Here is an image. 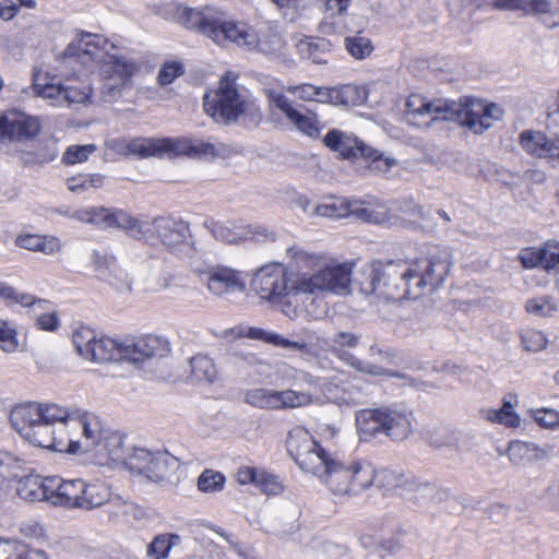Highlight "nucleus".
I'll list each match as a JSON object with an SVG mask.
<instances>
[{"instance_id": "nucleus-64", "label": "nucleus", "mask_w": 559, "mask_h": 559, "mask_svg": "<svg viewBox=\"0 0 559 559\" xmlns=\"http://www.w3.org/2000/svg\"><path fill=\"white\" fill-rule=\"evenodd\" d=\"M414 223L418 224V226L426 231H433L439 225L435 216V210H426L423 206L421 213L416 214Z\"/></svg>"}, {"instance_id": "nucleus-40", "label": "nucleus", "mask_w": 559, "mask_h": 559, "mask_svg": "<svg viewBox=\"0 0 559 559\" xmlns=\"http://www.w3.org/2000/svg\"><path fill=\"white\" fill-rule=\"evenodd\" d=\"M191 378L195 382L213 383L218 378L217 369L213 360L204 355H198L190 359Z\"/></svg>"}, {"instance_id": "nucleus-17", "label": "nucleus", "mask_w": 559, "mask_h": 559, "mask_svg": "<svg viewBox=\"0 0 559 559\" xmlns=\"http://www.w3.org/2000/svg\"><path fill=\"white\" fill-rule=\"evenodd\" d=\"M28 502H44L51 507L91 510L109 500L108 491H17Z\"/></svg>"}, {"instance_id": "nucleus-10", "label": "nucleus", "mask_w": 559, "mask_h": 559, "mask_svg": "<svg viewBox=\"0 0 559 559\" xmlns=\"http://www.w3.org/2000/svg\"><path fill=\"white\" fill-rule=\"evenodd\" d=\"M413 415L404 408L382 406L361 409L356 415L359 432L366 436L384 433L393 440H404L412 431Z\"/></svg>"}, {"instance_id": "nucleus-55", "label": "nucleus", "mask_w": 559, "mask_h": 559, "mask_svg": "<svg viewBox=\"0 0 559 559\" xmlns=\"http://www.w3.org/2000/svg\"><path fill=\"white\" fill-rule=\"evenodd\" d=\"M0 298L5 301L7 305L19 304L23 307H28L35 302H46L41 299H36L34 296L27 293H20L11 285L0 280Z\"/></svg>"}, {"instance_id": "nucleus-12", "label": "nucleus", "mask_w": 559, "mask_h": 559, "mask_svg": "<svg viewBox=\"0 0 559 559\" xmlns=\"http://www.w3.org/2000/svg\"><path fill=\"white\" fill-rule=\"evenodd\" d=\"M236 75L226 74L213 93L205 94L204 110L216 122L229 123L241 115L253 114L254 104L247 100L237 90Z\"/></svg>"}, {"instance_id": "nucleus-18", "label": "nucleus", "mask_w": 559, "mask_h": 559, "mask_svg": "<svg viewBox=\"0 0 559 559\" xmlns=\"http://www.w3.org/2000/svg\"><path fill=\"white\" fill-rule=\"evenodd\" d=\"M293 278H288L280 264H271L261 267L253 276L252 287L254 292L271 302L280 301L281 298L290 294H298L292 289Z\"/></svg>"}, {"instance_id": "nucleus-43", "label": "nucleus", "mask_w": 559, "mask_h": 559, "mask_svg": "<svg viewBox=\"0 0 559 559\" xmlns=\"http://www.w3.org/2000/svg\"><path fill=\"white\" fill-rule=\"evenodd\" d=\"M349 377L345 372L320 378V390L329 400H342L343 394L348 391Z\"/></svg>"}, {"instance_id": "nucleus-32", "label": "nucleus", "mask_w": 559, "mask_h": 559, "mask_svg": "<svg viewBox=\"0 0 559 559\" xmlns=\"http://www.w3.org/2000/svg\"><path fill=\"white\" fill-rule=\"evenodd\" d=\"M124 342L119 343L110 337L95 338L87 360L109 362L124 360Z\"/></svg>"}, {"instance_id": "nucleus-50", "label": "nucleus", "mask_w": 559, "mask_h": 559, "mask_svg": "<svg viewBox=\"0 0 559 559\" xmlns=\"http://www.w3.org/2000/svg\"><path fill=\"white\" fill-rule=\"evenodd\" d=\"M276 397L278 399L276 409L304 407L312 402L311 394L302 390L276 391Z\"/></svg>"}, {"instance_id": "nucleus-39", "label": "nucleus", "mask_w": 559, "mask_h": 559, "mask_svg": "<svg viewBox=\"0 0 559 559\" xmlns=\"http://www.w3.org/2000/svg\"><path fill=\"white\" fill-rule=\"evenodd\" d=\"M225 364L236 372H243L263 366L264 361L255 353L234 349L227 353Z\"/></svg>"}, {"instance_id": "nucleus-47", "label": "nucleus", "mask_w": 559, "mask_h": 559, "mask_svg": "<svg viewBox=\"0 0 559 559\" xmlns=\"http://www.w3.org/2000/svg\"><path fill=\"white\" fill-rule=\"evenodd\" d=\"M331 44L323 38H316L312 40H305L298 44L299 52L311 59L313 63H326L325 55L330 51Z\"/></svg>"}, {"instance_id": "nucleus-7", "label": "nucleus", "mask_w": 559, "mask_h": 559, "mask_svg": "<svg viewBox=\"0 0 559 559\" xmlns=\"http://www.w3.org/2000/svg\"><path fill=\"white\" fill-rule=\"evenodd\" d=\"M115 465L129 472L130 477L143 484L145 481L159 485L168 480L180 467V459L168 451H150L142 447H124L121 436L119 455H109Z\"/></svg>"}, {"instance_id": "nucleus-3", "label": "nucleus", "mask_w": 559, "mask_h": 559, "mask_svg": "<svg viewBox=\"0 0 559 559\" xmlns=\"http://www.w3.org/2000/svg\"><path fill=\"white\" fill-rule=\"evenodd\" d=\"M116 46L102 35L82 32L67 49L68 57L76 56L80 62H93L103 79L102 97L111 102L131 86V79L141 63L126 55L117 53Z\"/></svg>"}, {"instance_id": "nucleus-44", "label": "nucleus", "mask_w": 559, "mask_h": 559, "mask_svg": "<svg viewBox=\"0 0 559 559\" xmlns=\"http://www.w3.org/2000/svg\"><path fill=\"white\" fill-rule=\"evenodd\" d=\"M365 99V91L354 84L333 87L332 105L357 106Z\"/></svg>"}, {"instance_id": "nucleus-29", "label": "nucleus", "mask_w": 559, "mask_h": 559, "mask_svg": "<svg viewBox=\"0 0 559 559\" xmlns=\"http://www.w3.org/2000/svg\"><path fill=\"white\" fill-rule=\"evenodd\" d=\"M207 228L215 239L227 243H237L246 239L261 240L266 236L265 229L263 233L253 231L250 227L234 222H211Z\"/></svg>"}, {"instance_id": "nucleus-41", "label": "nucleus", "mask_w": 559, "mask_h": 559, "mask_svg": "<svg viewBox=\"0 0 559 559\" xmlns=\"http://www.w3.org/2000/svg\"><path fill=\"white\" fill-rule=\"evenodd\" d=\"M345 555L344 546L320 538L313 539L307 549L308 559H340Z\"/></svg>"}, {"instance_id": "nucleus-48", "label": "nucleus", "mask_w": 559, "mask_h": 559, "mask_svg": "<svg viewBox=\"0 0 559 559\" xmlns=\"http://www.w3.org/2000/svg\"><path fill=\"white\" fill-rule=\"evenodd\" d=\"M63 100L64 107H70L74 104H85L90 100L92 88L87 83L74 84V81L67 79L63 82Z\"/></svg>"}, {"instance_id": "nucleus-38", "label": "nucleus", "mask_w": 559, "mask_h": 559, "mask_svg": "<svg viewBox=\"0 0 559 559\" xmlns=\"http://www.w3.org/2000/svg\"><path fill=\"white\" fill-rule=\"evenodd\" d=\"M16 245L31 251H40L45 254H53L61 250V242L56 237L24 235L16 238Z\"/></svg>"}, {"instance_id": "nucleus-61", "label": "nucleus", "mask_w": 559, "mask_h": 559, "mask_svg": "<svg viewBox=\"0 0 559 559\" xmlns=\"http://www.w3.org/2000/svg\"><path fill=\"white\" fill-rule=\"evenodd\" d=\"M427 440L433 448L454 447L455 438L445 429L437 428L427 432Z\"/></svg>"}, {"instance_id": "nucleus-37", "label": "nucleus", "mask_w": 559, "mask_h": 559, "mask_svg": "<svg viewBox=\"0 0 559 559\" xmlns=\"http://www.w3.org/2000/svg\"><path fill=\"white\" fill-rule=\"evenodd\" d=\"M43 74L40 71L33 73V92L36 96L50 100L56 107H64L63 100V83L41 82Z\"/></svg>"}, {"instance_id": "nucleus-21", "label": "nucleus", "mask_w": 559, "mask_h": 559, "mask_svg": "<svg viewBox=\"0 0 559 559\" xmlns=\"http://www.w3.org/2000/svg\"><path fill=\"white\" fill-rule=\"evenodd\" d=\"M201 281L209 292L218 297H226L235 293H243L246 282L239 271L216 265L201 273Z\"/></svg>"}, {"instance_id": "nucleus-20", "label": "nucleus", "mask_w": 559, "mask_h": 559, "mask_svg": "<svg viewBox=\"0 0 559 559\" xmlns=\"http://www.w3.org/2000/svg\"><path fill=\"white\" fill-rule=\"evenodd\" d=\"M91 266L98 280L108 283L117 290H132L130 275L124 267L118 264L115 255L106 251L94 250L91 253Z\"/></svg>"}, {"instance_id": "nucleus-8", "label": "nucleus", "mask_w": 559, "mask_h": 559, "mask_svg": "<svg viewBox=\"0 0 559 559\" xmlns=\"http://www.w3.org/2000/svg\"><path fill=\"white\" fill-rule=\"evenodd\" d=\"M135 229H139L135 239L153 243L158 240L173 253L192 263L197 250L189 241L190 230L186 222L169 216L156 217L151 222L138 219Z\"/></svg>"}, {"instance_id": "nucleus-59", "label": "nucleus", "mask_w": 559, "mask_h": 559, "mask_svg": "<svg viewBox=\"0 0 559 559\" xmlns=\"http://www.w3.org/2000/svg\"><path fill=\"white\" fill-rule=\"evenodd\" d=\"M226 478L221 472L206 468L198 478V489H223Z\"/></svg>"}, {"instance_id": "nucleus-27", "label": "nucleus", "mask_w": 559, "mask_h": 559, "mask_svg": "<svg viewBox=\"0 0 559 559\" xmlns=\"http://www.w3.org/2000/svg\"><path fill=\"white\" fill-rule=\"evenodd\" d=\"M166 343L158 336L144 335L132 342H124V360L140 362L145 359L163 356Z\"/></svg>"}, {"instance_id": "nucleus-36", "label": "nucleus", "mask_w": 559, "mask_h": 559, "mask_svg": "<svg viewBox=\"0 0 559 559\" xmlns=\"http://www.w3.org/2000/svg\"><path fill=\"white\" fill-rule=\"evenodd\" d=\"M0 559H49L46 552L15 539L0 538Z\"/></svg>"}, {"instance_id": "nucleus-26", "label": "nucleus", "mask_w": 559, "mask_h": 559, "mask_svg": "<svg viewBox=\"0 0 559 559\" xmlns=\"http://www.w3.org/2000/svg\"><path fill=\"white\" fill-rule=\"evenodd\" d=\"M523 150L540 158L559 157V139L548 138L540 131L526 130L520 134Z\"/></svg>"}, {"instance_id": "nucleus-56", "label": "nucleus", "mask_w": 559, "mask_h": 559, "mask_svg": "<svg viewBox=\"0 0 559 559\" xmlns=\"http://www.w3.org/2000/svg\"><path fill=\"white\" fill-rule=\"evenodd\" d=\"M525 309L531 314L548 318L557 312L558 307L549 296H544L527 300Z\"/></svg>"}, {"instance_id": "nucleus-62", "label": "nucleus", "mask_w": 559, "mask_h": 559, "mask_svg": "<svg viewBox=\"0 0 559 559\" xmlns=\"http://www.w3.org/2000/svg\"><path fill=\"white\" fill-rule=\"evenodd\" d=\"M183 74V67L179 62H167L163 66L158 73V82L160 85L173 83L178 76Z\"/></svg>"}, {"instance_id": "nucleus-25", "label": "nucleus", "mask_w": 559, "mask_h": 559, "mask_svg": "<svg viewBox=\"0 0 559 559\" xmlns=\"http://www.w3.org/2000/svg\"><path fill=\"white\" fill-rule=\"evenodd\" d=\"M5 139L25 142L34 139L40 132L38 118L24 112H11L4 116Z\"/></svg>"}, {"instance_id": "nucleus-4", "label": "nucleus", "mask_w": 559, "mask_h": 559, "mask_svg": "<svg viewBox=\"0 0 559 559\" xmlns=\"http://www.w3.org/2000/svg\"><path fill=\"white\" fill-rule=\"evenodd\" d=\"M288 265L296 271L292 289L300 294L347 295L350 292L352 266L337 263L317 252L307 251L300 246L286 250Z\"/></svg>"}, {"instance_id": "nucleus-33", "label": "nucleus", "mask_w": 559, "mask_h": 559, "mask_svg": "<svg viewBox=\"0 0 559 559\" xmlns=\"http://www.w3.org/2000/svg\"><path fill=\"white\" fill-rule=\"evenodd\" d=\"M131 155H136L141 158L151 156H162L165 153H173L174 147L171 138L164 139H143L135 138L130 140Z\"/></svg>"}, {"instance_id": "nucleus-54", "label": "nucleus", "mask_w": 559, "mask_h": 559, "mask_svg": "<svg viewBox=\"0 0 559 559\" xmlns=\"http://www.w3.org/2000/svg\"><path fill=\"white\" fill-rule=\"evenodd\" d=\"M521 345L525 352L539 353L548 346V338L544 332L536 329H525L520 333Z\"/></svg>"}, {"instance_id": "nucleus-60", "label": "nucleus", "mask_w": 559, "mask_h": 559, "mask_svg": "<svg viewBox=\"0 0 559 559\" xmlns=\"http://www.w3.org/2000/svg\"><path fill=\"white\" fill-rule=\"evenodd\" d=\"M103 185L100 175H81L68 181V188L72 192H81L88 188H99Z\"/></svg>"}, {"instance_id": "nucleus-16", "label": "nucleus", "mask_w": 559, "mask_h": 559, "mask_svg": "<svg viewBox=\"0 0 559 559\" xmlns=\"http://www.w3.org/2000/svg\"><path fill=\"white\" fill-rule=\"evenodd\" d=\"M318 216L341 218L355 216L356 218L372 224H391L392 215L385 204L377 203L365 206L360 201L333 200L330 203L319 204L314 209Z\"/></svg>"}, {"instance_id": "nucleus-49", "label": "nucleus", "mask_w": 559, "mask_h": 559, "mask_svg": "<svg viewBox=\"0 0 559 559\" xmlns=\"http://www.w3.org/2000/svg\"><path fill=\"white\" fill-rule=\"evenodd\" d=\"M180 542L179 535L162 534L157 535L148 545L146 555L151 559H166L173 547Z\"/></svg>"}, {"instance_id": "nucleus-23", "label": "nucleus", "mask_w": 559, "mask_h": 559, "mask_svg": "<svg viewBox=\"0 0 559 559\" xmlns=\"http://www.w3.org/2000/svg\"><path fill=\"white\" fill-rule=\"evenodd\" d=\"M324 16L318 29L322 35H342L352 31L348 25L347 8L352 0H321Z\"/></svg>"}, {"instance_id": "nucleus-5", "label": "nucleus", "mask_w": 559, "mask_h": 559, "mask_svg": "<svg viewBox=\"0 0 559 559\" xmlns=\"http://www.w3.org/2000/svg\"><path fill=\"white\" fill-rule=\"evenodd\" d=\"M67 413L59 423L53 451H95L107 459L120 454L121 435L106 429L96 414L76 407H67Z\"/></svg>"}, {"instance_id": "nucleus-15", "label": "nucleus", "mask_w": 559, "mask_h": 559, "mask_svg": "<svg viewBox=\"0 0 559 559\" xmlns=\"http://www.w3.org/2000/svg\"><path fill=\"white\" fill-rule=\"evenodd\" d=\"M265 94L273 114L275 110L280 111L289 124L310 138L318 139L320 136L323 124L316 112L304 106L294 105L282 91L270 88L265 91Z\"/></svg>"}, {"instance_id": "nucleus-6", "label": "nucleus", "mask_w": 559, "mask_h": 559, "mask_svg": "<svg viewBox=\"0 0 559 559\" xmlns=\"http://www.w3.org/2000/svg\"><path fill=\"white\" fill-rule=\"evenodd\" d=\"M67 407L56 403L26 402L15 405L10 412L12 428L28 443L53 450L61 418Z\"/></svg>"}, {"instance_id": "nucleus-14", "label": "nucleus", "mask_w": 559, "mask_h": 559, "mask_svg": "<svg viewBox=\"0 0 559 559\" xmlns=\"http://www.w3.org/2000/svg\"><path fill=\"white\" fill-rule=\"evenodd\" d=\"M217 45L234 43L239 47H246L249 50L258 49L263 53H274L282 46V38L277 34L260 37L258 33L243 22H235L224 17Z\"/></svg>"}, {"instance_id": "nucleus-11", "label": "nucleus", "mask_w": 559, "mask_h": 559, "mask_svg": "<svg viewBox=\"0 0 559 559\" xmlns=\"http://www.w3.org/2000/svg\"><path fill=\"white\" fill-rule=\"evenodd\" d=\"M85 489L88 484L81 478L64 480L59 476L41 477L27 473L21 460L7 451H0V488L7 489H62L63 486Z\"/></svg>"}, {"instance_id": "nucleus-57", "label": "nucleus", "mask_w": 559, "mask_h": 559, "mask_svg": "<svg viewBox=\"0 0 559 559\" xmlns=\"http://www.w3.org/2000/svg\"><path fill=\"white\" fill-rule=\"evenodd\" d=\"M95 338V332L88 328H81L73 333V345L82 358L87 359L88 355H91Z\"/></svg>"}, {"instance_id": "nucleus-13", "label": "nucleus", "mask_w": 559, "mask_h": 559, "mask_svg": "<svg viewBox=\"0 0 559 559\" xmlns=\"http://www.w3.org/2000/svg\"><path fill=\"white\" fill-rule=\"evenodd\" d=\"M156 13L165 20L176 21L188 28L197 29L214 43L221 36L218 34L226 15L214 7L206 5L200 9H191L177 2L159 5Z\"/></svg>"}, {"instance_id": "nucleus-28", "label": "nucleus", "mask_w": 559, "mask_h": 559, "mask_svg": "<svg viewBox=\"0 0 559 559\" xmlns=\"http://www.w3.org/2000/svg\"><path fill=\"white\" fill-rule=\"evenodd\" d=\"M173 143L174 147H171V152L174 154H186L199 157H225L230 153L229 146L224 143H211L180 138L173 139Z\"/></svg>"}, {"instance_id": "nucleus-9", "label": "nucleus", "mask_w": 559, "mask_h": 559, "mask_svg": "<svg viewBox=\"0 0 559 559\" xmlns=\"http://www.w3.org/2000/svg\"><path fill=\"white\" fill-rule=\"evenodd\" d=\"M287 450L300 469L320 479L337 472L338 462L332 460L306 429L297 428L289 432Z\"/></svg>"}, {"instance_id": "nucleus-42", "label": "nucleus", "mask_w": 559, "mask_h": 559, "mask_svg": "<svg viewBox=\"0 0 559 559\" xmlns=\"http://www.w3.org/2000/svg\"><path fill=\"white\" fill-rule=\"evenodd\" d=\"M359 159H364L367 167L374 174H385L396 165V159L385 156L367 143L360 153Z\"/></svg>"}, {"instance_id": "nucleus-46", "label": "nucleus", "mask_w": 559, "mask_h": 559, "mask_svg": "<svg viewBox=\"0 0 559 559\" xmlns=\"http://www.w3.org/2000/svg\"><path fill=\"white\" fill-rule=\"evenodd\" d=\"M483 415L486 420L502 424L506 427L515 428L520 426V417L513 411V405L509 401H504L499 409H484Z\"/></svg>"}, {"instance_id": "nucleus-2", "label": "nucleus", "mask_w": 559, "mask_h": 559, "mask_svg": "<svg viewBox=\"0 0 559 559\" xmlns=\"http://www.w3.org/2000/svg\"><path fill=\"white\" fill-rule=\"evenodd\" d=\"M408 121L419 128L430 127L433 121H454L481 134L503 117V110L493 103L465 97L459 103L443 99L429 100L414 94L406 102Z\"/></svg>"}, {"instance_id": "nucleus-53", "label": "nucleus", "mask_w": 559, "mask_h": 559, "mask_svg": "<svg viewBox=\"0 0 559 559\" xmlns=\"http://www.w3.org/2000/svg\"><path fill=\"white\" fill-rule=\"evenodd\" d=\"M17 330L10 320L0 319V349L5 354H13L19 349Z\"/></svg>"}, {"instance_id": "nucleus-63", "label": "nucleus", "mask_w": 559, "mask_h": 559, "mask_svg": "<svg viewBox=\"0 0 559 559\" xmlns=\"http://www.w3.org/2000/svg\"><path fill=\"white\" fill-rule=\"evenodd\" d=\"M535 421L544 428L559 426V413L555 409H538L534 413Z\"/></svg>"}, {"instance_id": "nucleus-35", "label": "nucleus", "mask_w": 559, "mask_h": 559, "mask_svg": "<svg viewBox=\"0 0 559 559\" xmlns=\"http://www.w3.org/2000/svg\"><path fill=\"white\" fill-rule=\"evenodd\" d=\"M428 484L418 481L412 474L396 473L389 469L376 471L373 486L378 489H401L407 487H421Z\"/></svg>"}, {"instance_id": "nucleus-1", "label": "nucleus", "mask_w": 559, "mask_h": 559, "mask_svg": "<svg viewBox=\"0 0 559 559\" xmlns=\"http://www.w3.org/2000/svg\"><path fill=\"white\" fill-rule=\"evenodd\" d=\"M451 267L449 253L438 247L414 260L373 263L359 281L365 295H376L385 300L417 299L437 290Z\"/></svg>"}, {"instance_id": "nucleus-30", "label": "nucleus", "mask_w": 559, "mask_h": 559, "mask_svg": "<svg viewBox=\"0 0 559 559\" xmlns=\"http://www.w3.org/2000/svg\"><path fill=\"white\" fill-rule=\"evenodd\" d=\"M336 475H341L347 480L348 485L367 489L374 484L376 469L374 467L364 461L352 463L349 466H344L338 463Z\"/></svg>"}, {"instance_id": "nucleus-34", "label": "nucleus", "mask_w": 559, "mask_h": 559, "mask_svg": "<svg viewBox=\"0 0 559 559\" xmlns=\"http://www.w3.org/2000/svg\"><path fill=\"white\" fill-rule=\"evenodd\" d=\"M508 455L513 464L526 465L544 460L548 452L535 443L512 441L508 447Z\"/></svg>"}, {"instance_id": "nucleus-45", "label": "nucleus", "mask_w": 559, "mask_h": 559, "mask_svg": "<svg viewBox=\"0 0 559 559\" xmlns=\"http://www.w3.org/2000/svg\"><path fill=\"white\" fill-rule=\"evenodd\" d=\"M344 45L346 51L356 60L368 58L374 49L370 38L364 36L361 32H355L354 35L346 36Z\"/></svg>"}, {"instance_id": "nucleus-19", "label": "nucleus", "mask_w": 559, "mask_h": 559, "mask_svg": "<svg viewBox=\"0 0 559 559\" xmlns=\"http://www.w3.org/2000/svg\"><path fill=\"white\" fill-rule=\"evenodd\" d=\"M71 217L82 223L93 224L99 228H121L134 238L138 235V219L121 210H111L106 207H86L75 210Z\"/></svg>"}, {"instance_id": "nucleus-22", "label": "nucleus", "mask_w": 559, "mask_h": 559, "mask_svg": "<svg viewBox=\"0 0 559 559\" xmlns=\"http://www.w3.org/2000/svg\"><path fill=\"white\" fill-rule=\"evenodd\" d=\"M490 3L496 9L537 15L550 28L559 26V0H491Z\"/></svg>"}, {"instance_id": "nucleus-52", "label": "nucleus", "mask_w": 559, "mask_h": 559, "mask_svg": "<svg viewBox=\"0 0 559 559\" xmlns=\"http://www.w3.org/2000/svg\"><path fill=\"white\" fill-rule=\"evenodd\" d=\"M245 336H247L249 338L263 340L270 344L286 347V348H293L295 350H302L304 348H306V344H304V343L286 340L283 336H281L280 334L269 333L259 328L248 329Z\"/></svg>"}, {"instance_id": "nucleus-24", "label": "nucleus", "mask_w": 559, "mask_h": 559, "mask_svg": "<svg viewBox=\"0 0 559 559\" xmlns=\"http://www.w3.org/2000/svg\"><path fill=\"white\" fill-rule=\"evenodd\" d=\"M323 144L332 152L340 155L342 159H359L360 153L366 143L352 132L338 129L330 130L323 138Z\"/></svg>"}, {"instance_id": "nucleus-31", "label": "nucleus", "mask_w": 559, "mask_h": 559, "mask_svg": "<svg viewBox=\"0 0 559 559\" xmlns=\"http://www.w3.org/2000/svg\"><path fill=\"white\" fill-rule=\"evenodd\" d=\"M235 478L240 486H254L264 488L284 487L280 476L261 467L241 466L235 473Z\"/></svg>"}, {"instance_id": "nucleus-51", "label": "nucleus", "mask_w": 559, "mask_h": 559, "mask_svg": "<svg viewBox=\"0 0 559 559\" xmlns=\"http://www.w3.org/2000/svg\"><path fill=\"white\" fill-rule=\"evenodd\" d=\"M277 401L274 390L258 388L249 390L245 394V402L259 408L276 409Z\"/></svg>"}, {"instance_id": "nucleus-58", "label": "nucleus", "mask_w": 559, "mask_h": 559, "mask_svg": "<svg viewBox=\"0 0 559 559\" xmlns=\"http://www.w3.org/2000/svg\"><path fill=\"white\" fill-rule=\"evenodd\" d=\"M95 150L96 146L94 144L71 145L62 155V163L66 165L83 163L92 153L95 152Z\"/></svg>"}]
</instances>
